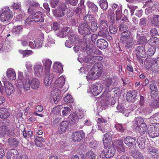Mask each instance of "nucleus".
I'll use <instances>...</instances> for the list:
<instances>
[{
  "instance_id": "393cba45",
  "label": "nucleus",
  "mask_w": 159,
  "mask_h": 159,
  "mask_svg": "<svg viewBox=\"0 0 159 159\" xmlns=\"http://www.w3.org/2000/svg\"><path fill=\"white\" fill-rule=\"evenodd\" d=\"M69 125L68 122L67 121L62 122L59 125V130L58 132L59 134H62L65 132Z\"/></svg>"
},
{
  "instance_id": "2f4dec72",
  "label": "nucleus",
  "mask_w": 159,
  "mask_h": 159,
  "mask_svg": "<svg viewBox=\"0 0 159 159\" xmlns=\"http://www.w3.org/2000/svg\"><path fill=\"white\" fill-rule=\"evenodd\" d=\"M98 23L99 29H107L108 22L107 20H99Z\"/></svg>"
},
{
  "instance_id": "f03ea898",
  "label": "nucleus",
  "mask_w": 159,
  "mask_h": 159,
  "mask_svg": "<svg viewBox=\"0 0 159 159\" xmlns=\"http://www.w3.org/2000/svg\"><path fill=\"white\" fill-rule=\"evenodd\" d=\"M26 78H24L22 72H19L18 74V85L21 89H23L24 91H27L30 89V80L28 77L29 75L26 74Z\"/></svg>"
},
{
  "instance_id": "0eeeda50",
  "label": "nucleus",
  "mask_w": 159,
  "mask_h": 159,
  "mask_svg": "<svg viewBox=\"0 0 159 159\" xmlns=\"http://www.w3.org/2000/svg\"><path fill=\"white\" fill-rule=\"evenodd\" d=\"M78 31L80 34L85 36L91 33L90 27L87 23L80 25L79 26Z\"/></svg>"
},
{
  "instance_id": "bb28decb",
  "label": "nucleus",
  "mask_w": 159,
  "mask_h": 159,
  "mask_svg": "<svg viewBox=\"0 0 159 159\" xmlns=\"http://www.w3.org/2000/svg\"><path fill=\"white\" fill-rule=\"evenodd\" d=\"M146 123L143 124L142 125L134 128L136 132L139 133L140 134L143 135L145 133L147 128Z\"/></svg>"
},
{
  "instance_id": "13d9d810",
  "label": "nucleus",
  "mask_w": 159,
  "mask_h": 159,
  "mask_svg": "<svg viewBox=\"0 0 159 159\" xmlns=\"http://www.w3.org/2000/svg\"><path fill=\"white\" fill-rule=\"evenodd\" d=\"M97 23L95 21L91 23V27L90 28V30H91L93 32H95L97 31L98 27L97 26Z\"/></svg>"
},
{
  "instance_id": "412c9836",
  "label": "nucleus",
  "mask_w": 159,
  "mask_h": 159,
  "mask_svg": "<svg viewBox=\"0 0 159 159\" xmlns=\"http://www.w3.org/2000/svg\"><path fill=\"white\" fill-rule=\"evenodd\" d=\"M30 87L33 89H37L39 86L40 82L39 80L36 78H34L30 80Z\"/></svg>"
},
{
  "instance_id": "cd10ccee",
  "label": "nucleus",
  "mask_w": 159,
  "mask_h": 159,
  "mask_svg": "<svg viewBox=\"0 0 159 159\" xmlns=\"http://www.w3.org/2000/svg\"><path fill=\"white\" fill-rule=\"evenodd\" d=\"M144 123L143 119L142 117H136L133 121V127L134 128Z\"/></svg>"
},
{
  "instance_id": "1a4fd4ad",
  "label": "nucleus",
  "mask_w": 159,
  "mask_h": 159,
  "mask_svg": "<svg viewBox=\"0 0 159 159\" xmlns=\"http://www.w3.org/2000/svg\"><path fill=\"white\" fill-rule=\"evenodd\" d=\"M4 87L6 93L9 96L13 93L15 91L13 85L9 82L5 81L4 82Z\"/></svg>"
},
{
  "instance_id": "052dcab7",
  "label": "nucleus",
  "mask_w": 159,
  "mask_h": 159,
  "mask_svg": "<svg viewBox=\"0 0 159 159\" xmlns=\"http://www.w3.org/2000/svg\"><path fill=\"white\" fill-rule=\"evenodd\" d=\"M59 107L58 106H57L54 107L51 111V114L55 115H58L60 114V111Z\"/></svg>"
},
{
  "instance_id": "49530a36",
  "label": "nucleus",
  "mask_w": 159,
  "mask_h": 159,
  "mask_svg": "<svg viewBox=\"0 0 159 159\" xmlns=\"http://www.w3.org/2000/svg\"><path fill=\"white\" fill-rule=\"evenodd\" d=\"M113 82V80H112L110 78H107L106 80L105 84L106 87V91H109V87L112 83Z\"/></svg>"
},
{
  "instance_id": "a18cd8bd",
  "label": "nucleus",
  "mask_w": 159,
  "mask_h": 159,
  "mask_svg": "<svg viewBox=\"0 0 159 159\" xmlns=\"http://www.w3.org/2000/svg\"><path fill=\"white\" fill-rule=\"evenodd\" d=\"M147 42V39L144 36H141L138 39L136 45H143L146 43Z\"/></svg>"
},
{
  "instance_id": "5701e85b",
  "label": "nucleus",
  "mask_w": 159,
  "mask_h": 159,
  "mask_svg": "<svg viewBox=\"0 0 159 159\" xmlns=\"http://www.w3.org/2000/svg\"><path fill=\"white\" fill-rule=\"evenodd\" d=\"M47 76L45 77L44 80V84L47 86H49L52 83L53 75L52 73L49 72L48 75L46 74Z\"/></svg>"
},
{
  "instance_id": "20e7f679",
  "label": "nucleus",
  "mask_w": 159,
  "mask_h": 159,
  "mask_svg": "<svg viewBox=\"0 0 159 159\" xmlns=\"http://www.w3.org/2000/svg\"><path fill=\"white\" fill-rule=\"evenodd\" d=\"M44 15L40 11L36 12L33 15H30L26 20V22L29 24L34 21L39 22H43L44 20Z\"/></svg>"
},
{
  "instance_id": "ddd939ff",
  "label": "nucleus",
  "mask_w": 159,
  "mask_h": 159,
  "mask_svg": "<svg viewBox=\"0 0 159 159\" xmlns=\"http://www.w3.org/2000/svg\"><path fill=\"white\" fill-rule=\"evenodd\" d=\"M51 93L52 95H53V100L55 103H56L59 101L61 98V96L60 91L59 89L55 88L53 89L51 92Z\"/></svg>"
},
{
  "instance_id": "7c9ffc66",
  "label": "nucleus",
  "mask_w": 159,
  "mask_h": 159,
  "mask_svg": "<svg viewBox=\"0 0 159 159\" xmlns=\"http://www.w3.org/2000/svg\"><path fill=\"white\" fill-rule=\"evenodd\" d=\"M18 153L15 149L9 151L7 155V159H16L18 157Z\"/></svg>"
},
{
  "instance_id": "f3484780",
  "label": "nucleus",
  "mask_w": 159,
  "mask_h": 159,
  "mask_svg": "<svg viewBox=\"0 0 159 159\" xmlns=\"http://www.w3.org/2000/svg\"><path fill=\"white\" fill-rule=\"evenodd\" d=\"M148 43L152 47L159 49V39L157 37H152L148 40Z\"/></svg>"
},
{
  "instance_id": "6ab92c4d",
  "label": "nucleus",
  "mask_w": 159,
  "mask_h": 159,
  "mask_svg": "<svg viewBox=\"0 0 159 159\" xmlns=\"http://www.w3.org/2000/svg\"><path fill=\"white\" fill-rule=\"evenodd\" d=\"M116 150L113 146H111L108 148L107 151L105 152V157L107 158H109L113 157L115 153Z\"/></svg>"
},
{
  "instance_id": "a878e982",
  "label": "nucleus",
  "mask_w": 159,
  "mask_h": 159,
  "mask_svg": "<svg viewBox=\"0 0 159 159\" xmlns=\"http://www.w3.org/2000/svg\"><path fill=\"white\" fill-rule=\"evenodd\" d=\"M7 76L11 80H15L16 78V74L15 71L11 68L8 69L7 71Z\"/></svg>"
},
{
  "instance_id": "dca6fc26",
  "label": "nucleus",
  "mask_w": 159,
  "mask_h": 159,
  "mask_svg": "<svg viewBox=\"0 0 159 159\" xmlns=\"http://www.w3.org/2000/svg\"><path fill=\"white\" fill-rule=\"evenodd\" d=\"M136 96V92L135 90H132L127 93L126 98L127 101L130 102H133L135 101V98Z\"/></svg>"
},
{
  "instance_id": "774afa93",
  "label": "nucleus",
  "mask_w": 159,
  "mask_h": 159,
  "mask_svg": "<svg viewBox=\"0 0 159 159\" xmlns=\"http://www.w3.org/2000/svg\"><path fill=\"white\" fill-rule=\"evenodd\" d=\"M109 30L111 34H113L116 33L117 29L114 27L113 25H111L109 26Z\"/></svg>"
},
{
  "instance_id": "473e14b6",
  "label": "nucleus",
  "mask_w": 159,
  "mask_h": 159,
  "mask_svg": "<svg viewBox=\"0 0 159 159\" xmlns=\"http://www.w3.org/2000/svg\"><path fill=\"white\" fill-rule=\"evenodd\" d=\"M54 70L56 72L61 73L63 71L62 64L59 62H55L53 65Z\"/></svg>"
},
{
  "instance_id": "79ce46f5",
  "label": "nucleus",
  "mask_w": 159,
  "mask_h": 159,
  "mask_svg": "<svg viewBox=\"0 0 159 159\" xmlns=\"http://www.w3.org/2000/svg\"><path fill=\"white\" fill-rule=\"evenodd\" d=\"M34 142L37 146L41 147L42 145V142H44V140L42 137L37 136L35 139Z\"/></svg>"
},
{
  "instance_id": "69168bd1",
  "label": "nucleus",
  "mask_w": 159,
  "mask_h": 159,
  "mask_svg": "<svg viewBox=\"0 0 159 159\" xmlns=\"http://www.w3.org/2000/svg\"><path fill=\"white\" fill-rule=\"evenodd\" d=\"M59 2V0H51L50 3L52 8L56 7Z\"/></svg>"
},
{
  "instance_id": "6e6d98bb",
  "label": "nucleus",
  "mask_w": 159,
  "mask_h": 159,
  "mask_svg": "<svg viewBox=\"0 0 159 159\" xmlns=\"http://www.w3.org/2000/svg\"><path fill=\"white\" fill-rule=\"evenodd\" d=\"M84 20L87 22L94 21V18L90 15L87 14L84 18Z\"/></svg>"
},
{
  "instance_id": "39448f33",
  "label": "nucleus",
  "mask_w": 159,
  "mask_h": 159,
  "mask_svg": "<svg viewBox=\"0 0 159 159\" xmlns=\"http://www.w3.org/2000/svg\"><path fill=\"white\" fill-rule=\"evenodd\" d=\"M84 112L80 111L77 113L73 112L68 117L69 123L71 124H75L77 123L78 120L81 119L84 116Z\"/></svg>"
},
{
  "instance_id": "5fc2aeb1",
  "label": "nucleus",
  "mask_w": 159,
  "mask_h": 159,
  "mask_svg": "<svg viewBox=\"0 0 159 159\" xmlns=\"http://www.w3.org/2000/svg\"><path fill=\"white\" fill-rule=\"evenodd\" d=\"M71 109L69 107H65L62 111V114L63 116H67L71 111Z\"/></svg>"
},
{
  "instance_id": "c85d7f7f",
  "label": "nucleus",
  "mask_w": 159,
  "mask_h": 159,
  "mask_svg": "<svg viewBox=\"0 0 159 159\" xmlns=\"http://www.w3.org/2000/svg\"><path fill=\"white\" fill-rule=\"evenodd\" d=\"M148 134L149 136L152 138H154L159 136L158 133L154 129L153 126L151 125L148 128Z\"/></svg>"
},
{
  "instance_id": "2eb2a0df",
  "label": "nucleus",
  "mask_w": 159,
  "mask_h": 159,
  "mask_svg": "<svg viewBox=\"0 0 159 159\" xmlns=\"http://www.w3.org/2000/svg\"><path fill=\"white\" fill-rule=\"evenodd\" d=\"M124 141L125 144L129 147L132 146L136 143V139L134 137L132 138L130 136H128L124 137Z\"/></svg>"
},
{
  "instance_id": "9d476101",
  "label": "nucleus",
  "mask_w": 159,
  "mask_h": 159,
  "mask_svg": "<svg viewBox=\"0 0 159 159\" xmlns=\"http://www.w3.org/2000/svg\"><path fill=\"white\" fill-rule=\"evenodd\" d=\"M84 135V134L82 131H78L72 134L71 136L72 139L74 141L78 142L82 140Z\"/></svg>"
},
{
  "instance_id": "ea45409f",
  "label": "nucleus",
  "mask_w": 159,
  "mask_h": 159,
  "mask_svg": "<svg viewBox=\"0 0 159 159\" xmlns=\"http://www.w3.org/2000/svg\"><path fill=\"white\" fill-rule=\"evenodd\" d=\"M132 156L135 159H143V157L142 153L138 151H133Z\"/></svg>"
},
{
  "instance_id": "338daca9",
  "label": "nucleus",
  "mask_w": 159,
  "mask_h": 159,
  "mask_svg": "<svg viewBox=\"0 0 159 159\" xmlns=\"http://www.w3.org/2000/svg\"><path fill=\"white\" fill-rule=\"evenodd\" d=\"M101 7L104 10H106L108 6V4L107 2H102L99 4Z\"/></svg>"
},
{
  "instance_id": "3c124183",
  "label": "nucleus",
  "mask_w": 159,
  "mask_h": 159,
  "mask_svg": "<svg viewBox=\"0 0 159 159\" xmlns=\"http://www.w3.org/2000/svg\"><path fill=\"white\" fill-rule=\"evenodd\" d=\"M144 48L142 46H139L136 48V51L137 53L140 56H141V54H143L145 53V51L144 50Z\"/></svg>"
},
{
  "instance_id": "4c0bfd02",
  "label": "nucleus",
  "mask_w": 159,
  "mask_h": 159,
  "mask_svg": "<svg viewBox=\"0 0 159 159\" xmlns=\"http://www.w3.org/2000/svg\"><path fill=\"white\" fill-rule=\"evenodd\" d=\"M52 12L55 16L58 17H62L64 15V11L58 8L56 10H53Z\"/></svg>"
},
{
  "instance_id": "bf43d9fd",
  "label": "nucleus",
  "mask_w": 159,
  "mask_h": 159,
  "mask_svg": "<svg viewBox=\"0 0 159 159\" xmlns=\"http://www.w3.org/2000/svg\"><path fill=\"white\" fill-rule=\"evenodd\" d=\"M69 39L71 42L73 43L75 42V41L78 40L79 39V38L77 35L72 34L70 36Z\"/></svg>"
},
{
  "instance_id": "b1692460",
  "label": "nucleus",
  "mask_w": 159,
  "mask_h": 159,
  "mask_svg": "<svg viewBox=\"0 0 159 159\" xmlns=\"http://www.w3.org/2000/svg\"><path fill=\"white\" fill-rule=\"evenodd\" d=\"M91 91L94 96L98 95L101 92L102 89H98V86L96 84H93L90 88Z\"/></svg>"
},
{
  "instance_id": "f257e3e1",
  "label": "nucleus",
  "mask_w": 159,
  "mask_h": 159,
  "mask_svg": "<svg viewBox=\"0 0 159 159\" xmlns=\"http://www.w3.org/2000/svg\"><path fill=\"white\" fill-rule=\"evenodd\" d=\"M130 34L131 32L129 31H123L121 34V37L120 39V43L125 44V47L129 48L133 47L135 42L133 37Z\"/></svg>"
},
{
  "instance_id": "603ef678",
  "label": "nucleus",
  "mask_w": 159,
  "mask_h": 159,
  "mask_svg": "<svg viewBox=\"0 0 159 159\" xmlns=\"http://www.w3.org/2000/svg\"><path fill=\"white\" fill-rule=\"evenodd\" d=\"M115 128L118 131L121 133H124L125 131V129L122 125L120 124H116L115 125Z\"/></svg>"
},
{
  "instance_id": "0e129e2a",
  "label": "nucleus",
  "mask_w": 159,
  "mask_h": 159,
  "mask_svg": "<svg viewBox=\"0 0 159 159\" xmlns=\"http://www.w3.org/2000/svg\"><path fill=\"white\" fill-rule=\"evenodd\" d=\"M158 150H156L154 152H153V153H150L149 156L150 157H152L153 159H157L159 156V154L158 152Z\"/></svg>"
},
{
  "instance_id": "a211bd4d",
  "label": "nucleus",
  "mask_w": 159,
  "mask_h": 159,
  "mask_svg": "<svg viewBox=\"0 0 159 159\" xmlns=\"http://www.w3.org/2000/svg\"><path fill=\"white\" fill-rule=\"evenodd\" d=\"M151 62L152 64V67L153 71L154 72H158L159 71V58L153 59Z\"/></svg>"
},
{
  "instance_id": "aec40b11",
  "label": "nucleus",
  "mask_w": 159,
  "mask_h": 159,
  "mask_svg": "<svg viewBox=\"0 0 159 159\" xmlns=\"http://www.w3.org/2000/svg\"><path fill=\"white\" fill-rule=\"evenodd\" d=\"M43 63L45 67V73L48 75V73L50 72V69L52 64V61L48 59H45L43 60Z\"/></svg>"
},
{
  "instance_id": "680f3d73",
  "label": "nucleus",
  "mask_w": 159,
  "mask_h": 159,
  "mask_svg": "<svg viewBox=\"0 0 159 159\" xmlns=\"http://www.w3.org/2000/svg\"><path fill=\"white\" fill-rule=\"evenodd\" d=\"M116 20H118L121 19L123 17V15L122 14L121 9L117 10L116 11Z\"/></svg>"
},
{
  "instance_id": "72a5a7b5",
  "label": "nucleus",
  "mask_w": 159,
  "mask_h": 159,
  "mask_svg": "<svg viewBox=\"0 0 159 159\" xmlns=\"http://www.w3.org/2000/svg\"><path fill=\"white\" fill-rule=\"evenodd\" d=\"M65 82V79L63 76H60L55 82V84L56 85V87L62 88Z\"/></svg>"
},
{
  "instance_id": "4468645a",
  "label": "nucleus",
  "mask_w": 159,
  "mask_h": 159,
  "mask_svg": "<svg viewBox=\"0 0 159 159\" xmlns=\"http://www.w3.org/2000/svg\"><path fill=\"white\" fill-rule=\"evenodd\" d=\"M97 122L98 129L102 131L103 133L105 132L107 130V126L105 125L104 127H103V123L106 122V120L101 117V118H98V119Z\"/></svg>"
},
{
  "instance_id": "7ed1b4c3",
  "label": "nucleus",
  "mask_w": 159,
  "mask_h": 159,
  "mask_svg": "<svg viewBox=\"0 0 159 159\" xmlns=\"http://www.w3.org/2000/svg\"><path fill=\"white\" fill-rule=\"evenodd\" d=\"M102 71V68L95 65L92 67L89 72L86 78L88 81L92 80H95L98 79L101 75Z\"/></svg>"
},
{
  "instance_id": "6e6552de",
  "label": "nucleus",
  "mask_w": 159,
  "mask_h": 159,
  "mask_svg": "<svg viewBox=\"0 0 159 159\" xmlns=\"http://www.w3.org/2000/svg\"><path fill=\"white\" fill-rule=\"evenodd\" d=\"M113 146L116 148L117 151L120 153L125 152V148L123 146V143L122 140H117L114 141L112 143Z\"/></svg>"
},
{
  "instance_id": "4be33fe9",
  "label": "nucleus",
  "mask_w": 159,
  "mask_h": 159,
  "mask_svg": "<svg viewBox=\"0 0 159 159\" xmlns=\"http://www.w3.org/2000/svg\"><path fill=\"white\" fill-rule=\"evenodd\" d=\"M97 45L99 48L100 49H104L108 46L107 41L104 39H100L97 41Z\"/></svg>"
},
{
  "instance_id": "58836bf2",
  "label": "nucleus",
  "mask_w": 159,
  "mask_h": 159,
  "mask_svg": "<svg viewBox=\"0 0 159 159\" xmlns=\"http://www.w3.org/2000/svg\"><path fill=\"white\" fill-rule=\"evenodd\" d=\"M8 129L5 125L0 127V138L3 137L5 134L7 135Z\"/></svg>"
},
{
  "instance_id": "09e8293b",
  "label": "nucleus",
  "mask_w": 159,
  "mask_h": 159,
  "mask_svg": "<svg viewBox=\"0 0 159 159\" xmlns=\"http://www.w3.org/2000/svg\"><path fill=\"white\" fill-rule=\"evenodd\" d=\"M86 157L87 159H95V157L92 151H89L86 153Z\"/></svg>"
},
{
  "instance_id": "9b49d317",
  "label": "nucleus",
  "mask_w": 159,
  "mask_h": 159,
  "mask_svg": "<svg viewBox=\"0 0 159 159\" xmlns=\"http://www.w3.org/2000/svg\"><path fill=\"white\" fill-rule=\"evenodd\" d=\"M34 75L38 77L42 76L43 75V67L42 65L39 64L35 65L34 67Z\"/></svg>"
},
{
  "instance_id": "37998d69",
  "label": "nucleus",
  "mask_w": 159,
  "mask_h": 159,
  "mask_svg": "<svg viewBox=\"0 0 159 159\" xmlns=\"http://www.w3.org/2000/svg\"><path fill=\"white\" fill-rule=\"evenodd\" d=\"M22 31V27L20 25L14 27L12 30V32L16 35L20 34Z\"/></svg>"
},
{
  "instance_id": "c03bdc74",
  "label": "nucleus",
  "mask_w": 159,
  "mask_h": 159,
  "mask_svg": "<svg viewBox=\"0 0 159 159\" xmlns=\"http://www.w3.org/2000/svg\"><path fill=\"white\" fill-rule=\"evenodd\" d=\"M117 110L120 112H121L123 113L126 112V114H128L130 112L129 111H128L127 109H125V108L121 104H118L116 107Z\"/></svg>"
},
{
  "instance_id": "c756f323",
  "label": "nucleus",
  "mask_w": 159,
  "mask_h": 159,
  "mask_svg": "<svg viewBox=\"0 0 159 159\" xmlns=\"http://www.w3.org/2000/svg\"><path fill=\"white\" fill-rule=\"evenodd\" d=\"M10 115V113L6 108L0 109V117L2 119L7 118Z\"/></svg>"
},
{
  "instance_id": "de8ad7c7",
  "label": "nucleus",
  "mask_w": 159,
  "mask_h": 159,
  "mask_svg": "<svg viewBox=\"0 0 159 159\" xmlns=\"http://www.w3.org/2000/svg\"><path fill=\"white\" fill-rule=\"evenodd\" d=\"M87 4L89 8L93 11L96 12L98 11L97 7L93 3L89 2H87Z\"/></svg>"
},
{
  "instance_id": "e433bc0d",
  "label": "nucleus",
  "mask_w": 159,
  "mask_h": 159,
  "mask_svg": "<svg viewBox=\"0 0 159 159\" xmlns=\"http://www.w3.org/2000/svg\"><path fill=\"white\" fill-rule=\"evenodd\" d=\"M151 23L154 26L159 27V15H154Z\"/></svg>"
},
{
  "instance_id": "f8f14e48",
  "label": "nucleus",
  "mask_w": 159,
  "mask_h": 159,
  "mask_svg": "<svg viewBox=\"0 0 159 159\" xmlns=\"http://www.w3.org/2000/svg\"><path fill=\"white\" fill-rule=\"evenodd\" d=\"M112 137L111 134L109 133L104 134L103 141L105 147H107L110 145L112 141Z\"/></svg>"
},
{
  "instance_id": "c9c22d12",
  "label": "nucleus",
  "mask_w": 159,
  "mask_h": 159,
  "mask_svg": "<svg viewBox=\"0 0 159 159\" xmlns=\"http://www.w3.org/2000/svg\"><path fill=\"white\" fill-rule=\"evenodd\" d=\"M7 142L9 145L13 148L17 147L19 144V142L16 139L11 138L8 139Z\"/></svg>"
},
{
  "instance_id": "a19ab883",
  "label": "nucleus",
  "mask_w": 159,
  "mask_h": 159,
  "mask_svg": "<svg viewBox=\"0 0 159 159\" xmlns=\"http://www.w3.org/2000/svg\"><path fill=\"white\" fill-rule=\"evenodd\" d=\"M99 30L100 31L98 33V35L99 36L105 38L108 35L109 32L107 29H99Z\"/></svg>"
},
{
  "instance_id": "e2e57ef3",
  "label": "nucleus",
  "mask_w": 159,
  "mask_h": 159,
  "mask_svg": "<svg viewBox=\"0 0 159 159\" xmlns=\"http://www.w3.org/2000/svg\"><path fill=\"white\" fill-rule=\"evenodd\" d=\"M108 18L110 21L111 23H113L115 20L114 12L110 11L108 15Z\"/></svg>"
},
{
  "instance_id": "864d4df0",
  "label": "nucleus",
  "mask_w": 159,
  "mask_h": 159,
  "mask_svg": "<svg viewBox=\"0 0 159 159\" xmlns=\"http://www.w3.org/2000/svg\"><path fill=\"white\" fill-rule=\"evenodd\" d=\"M43 42V41L40 39H35L34 41L35 48H41Z\"/></svg>"
},
{
  "instance_id": "f704fd0d",
  "label": "nucleus",
  "mask_w": 159,
  "mask_h": 159,
  "mask_svg": "<svg viewBox=\"0 0 159 159\" xmlns=\"http://www.w3.org/2000/svg\"><path fill=\"white\" fill-rule=\"evenodd\" d=\"M146 4L148 7V8L146 9V13H147V11H149V13L152 12L154 10L155 6L152 1H148L146 2Z\"/></svg>"
},
{
  "instance_id": "4d7b16f0",
  "label": "nucleus",
  "mask_w": 159,
  "mask_h": 159,
  "mask_svg": "<svg viewBox=\"0 0 159 159\" xmlns=\"http://www.w3.org/2000/svg\"><path fill=\"white\" fill-rule=\"evenodd\" d=\"M55 44L54 41L53 39L49 38L48 39L47 43L45 44V46L47 47H52Z\"/></svg>"
},
{
  "instance_id": "423d86ee",
  "label": "nucleus",
  "mask_w": 159,
  "mask_h": 159,
  "mask_svg": "<svg viewBox=\"0 0 159 159\" xmlns=\"http://www.w3.org/2000/svg\"><path fill=\"white\" fill-rule=\"evenodd\" d=\"M12 13L8 7L6 8L0 14V20L2 22L8 21L12 16Z\"/></svg>"
},
{
  "instance_id": "8fccbe9b",
  "label": "nucleus",
  "mask_w": 159,
  "mask_h": 159,
  "mask_svg": "<svg viewBox=\"0 0 159 159\" xmlns=\"http://www.w3.org/2000/svg\"><path fill=\"white\" fill-rule=\"evenodd\" d=\"M64 101L65 102H72L74 101V99L72 98L71 95L69 94L65 96L63 98Z\"/></svg>"
}]
</instances>
